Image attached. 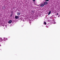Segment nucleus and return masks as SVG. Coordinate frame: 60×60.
Returning <instances> with one entry per match:
<instances>
[{"instance_id": "7ed1b4c3", "label": "nucleus", "mask_w": 60, "mask_h": 60, "mask_svg": "<svg viewBox=\"0 0 60 60\" xmlns=\"http://www.w3.org/2000/svg\"><path fill=\"white\" fill-rule=\"evenodd\" d=\"M11 22H12V21L11 20H9L8 22V23L9 24H11Z\"/></svg>"}, {"instance_id": "39448f33", "label": "nucleus", "mask_w": 60, "mask_h": 60, "mask_svg": "<svg viewBox=\"0 0 60 60\" xmlns=\"http://www.w3.org/2000/svg\"><path fill=\"white\" fill-rule=\"evenodd\" d=\"M17 13L18 14H17V15H18V16H19V15L20 14V12L19 13V12H18Z\"/></svg>"}, {"instance_id": "1a4fd4ad", "label": "nucleus", "mask_w": 60, "mask_h": 60, "mask_svg": "<svg viewBox=\"0 0 60 60\" xmlns=\"http://www.w3.org/2000/svg\"><path fill=\"white\" fill-rule=\"evenodd\" d=\"M45 1H49V0H45Z\"/></svg>"}, {"instance_id": "9b49d317", "label": "nucleus", "mask_w": 60, "mask_h": 60, "mask_svg": "<svg viewBox=\"0 0 60 60\" xmlns=\"http://www.w3.org/2000/svg\"><path fill=\"white\" fill-rule=\"evenodd\" d=\"M56 15H58V13H57V14H56Z\"/></svg>"}, {"instance_id": "6e6552de", "label": "nucleus", "mask_w": 60, "mask_h": 60, "mask_svg": "<svg viewBox=\"0 0 60 60\" xmlns=\"http://www.w3.org/2000/svg\"><path fill=\"white\" fill-rule=\"evenodd\" d=\"M12 14H11V15H10V17H12Z\"/></svg>"}, {"instance_id": "0eeeda50", "label": "nucleus", "mask_w": 60, "mask_h": 60, "mask_svg": "<svg viewBox=\"0 0 60 60\" xmlns=\"http://www.w3.org/2000/svg\"><path fill=\"white\" fill-rule=\"evenodd\" d=\"M44 24H45V25H46V22H44Z\"/></svg>"}, {"instance_id": "20e7f679", "label": "nucleus", "mask_w": 60, "mask_h": 60, "mask_svg": "<svg viewBox=\"0 0 60 60\" xmlns=\"http://www.w3.org/2000/svg\"><path fill=\"white\" fill-rule=\"evenodd\" d=\"M44 4H42L40 5V6H41V7H43L44 6Z\"/></svg>"}, {"instance_id": "4468645a", "label": "nucleus", "mask_w": 60, "mask_h": 60, "mask_svg": "<svg viewBox=\"0 0 60 60\" xmlns=\"http://www.w3.org/2000/svg\"><path fill=\"white\" fill-rule=\"evenodd\" d=\"M59 16H60V15L59 16V15H58V17H59Z\"/></svg>"}, {"instance_id": "f8f14e48", "label": "nucleus", "mask_w": 60, "mask_h": 60, "mask_svg": "<svg viewBox=\"0 0 60 60\" xmlns=\"http://www.w3.org/2000/svg\"><path fill=\"white\" fill-rule=\"evenodd\" d=\"M33 2H35V0H33Z\"/></svg>"}, {"instance_id": "2eb2a0df", "label": "nucleus", "mask_w": 60, "mask_h": 60, "mask_svg": "<svg viewBox=\"0 0 60 60\" xmlns=\"http://www.w3.org/2000/svg\"><path fill=\"white\" fill-rule=\"evenodd\" d=\"M0 41H2V40H1Z\"/></svg>"}, {"instance_id": "9d476101", "label": "nucleus", "mask_w": 60, "mask_h": 60, "mask_svg": "<svg viewBox=\"0 0 60 60\" xmlns=\"http://www.w3.org/2000/svg\"><path fill=\"white\" fill-rule=\"evenodd\" d=\"M13 11H11V13H13Z\"/></svg>"}, {"instance_id": "ddd939ff", "label": "nucleus", "mask_w": 60, "mask_h": 60, "mask_svg": "<svg viewBox=\"0 0 60 60\" xmlns=\"http://www.w3.org/2000/svg\"><path fill=\"white\" fill-rule=\"evenodd\" d=\"M56 22H54V24H56Z\"/></svg>"}, {"instance_id": "423d86ee", "label": "nucleus", "mask_w": 60, "mask_h": 60, "mask_svg": "<svg viewBox=\"0 0 60 60\" xmlns=\"http://www.w3.org/2000/svg\"><path fill=\"white\" fill-rule=\"evenodd\" d=\"M50 13H51V11H50L49 12V13L48 14V15H49V14H50Z\"/></svg>"}, {"instance_id": "f03ea898", "label": "nucleus", "mask_w": 60, "mask_h": 60, "mask_svg": "<svg viewBox=\"0 0 60 60\" xmlns=\"http://www.w3.org/2000/svg\"><path fill=\"white\" fill-rule=\"evenodd\" d=\"M48 4V2L47 1H45L44 2V4L45 5H47Z\"/></svg>"}, {"instance_id": "f257e3e1", "label": "nucleus", "mask_w": 60, "mask_h": 60, "mask_svg": "<svg viewBox=\"0 0 60 60\" xmlns=\"http://www.w3.org/2000/svg\"><path fill=\"white\" fill-rule=\"evenodd\" d=\"M15 19H19V16L16 15L15 16Z\"/></svg>"}, {"instance_id": "dca6fc26", "label": "nucleus", "mask_w": 60, "mask_h": 60, "mask_svg": "<svg viewBox=\"0 0 60 60\" xmlns=\"http://www.w3.org/2000/svg\"><path fill=\"white\" fill-rule=\"evenodd\" d=\"M7 40V39L6 40Z\"/></svg>"}]
</instances>
